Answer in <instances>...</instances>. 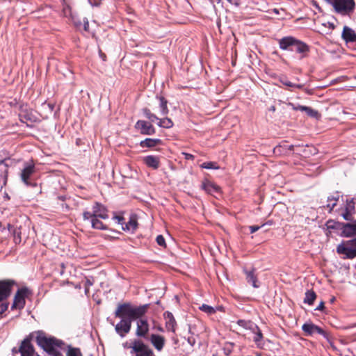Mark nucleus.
<instances>
[{
    "instance_id": "nucleus-21",
    "label": "nucleus",
    "mask_w": 356,
    "mask_h": 356,
    "mask_svg": "<svg viewBox=\"0 0 356 356\" xmlns=\"http://www.w3.org/2000/svg\"><path fill=\"white\" fill-rule=\"evenodd\" d=\"M342 233L346 237L356 235V222L345 224L343 226Z\"/></svg>"
},
{
    "instance_id": "nucleus-11",
    "label": "nucleus",
    "mask_w": 356,
    "mask_h": 356,
    "mask_svg": "<svg viewBox=\"0 0 356 356\" xmlns=\"http://www.w3.org/2000/svg\"><path fill=\"white\" fill-rule=\"evenodd\" d=\"M249 329L252 331L254 336L253 340L259 348H263L264 343L263 341V334L259 328L255 324H250Z\"/></svg>"
},
{
    "instance_id": "nucleus-46",
    "label": "nucleus",
    "mask_w": 356,
    "mask_h": 356,
    "mask_svg": "<svg viewBox=\"0 0 356 356\" xmlns=\"http://www.w3.org/2000/svg\"><path fill=\"white\" fill-rule=\"evenodd\" d=\"M88 29H89V22H88V19L84 18L83 19V29L86 31H88Z\"/></svg>"
},
{
    "instance_id": "nucleus-44",
    "label": "nucleus",
    "mask_w": 356,
    "mask_h": 356,
    "mask_svg": "<svg viewBox=\"0 0 356 356\" xmlns=\"http://www.w3.org/2000/svg\"><path fill=\"white\" fill-rule=\"evenodd\" d=\"M8 307V303L7 302H2L0 305V314H3L4 312L7 310Z\"/></svg>"
},
{
    "instance_id": "nucleus-22",
    "label": "nucleus",
    "mask_w": 356,
    "mask_h": 356,
    "mask_svg": "<svg viewBox=\"0 0 356 356\" xmlns=\"http://www.w3.org/2000/svg\"><path fill=\"white\" fill-rule=\"evenodd\" d=\"M293 51L300 54L309 51V47L305 43L296 39H295V42H293Z\"/></svg>"
},
{
    "instance_id": "nucleus-30",
    "label": "nucleus",
    "mask_w": 356,
    "mask_h": 356,
    "mask_svg": "<svg viewBox=\"0 0 356 356\" xmlns=\"http://www.w3.org/2000/svg\"><path fill=\"white\" fill-rule=\"evenodd\" d=\"M316 298V295L313 291H307L305 293V298L304 300V302L307 303L309 305H312Z\"/></svg>"
},
{
    "instance_id": "nucleus-58",
    "label": "nucleus",
    "mask_w": 356,
    "mask_h": 356,
    "mask_svg": "<svg viewBox=\"0 0 356 356\" xmlns=\"http://www.w3.org/2000/svg\"><path fill=\"white\" fill-rule=\"evenodd\" d=\"M230 2H232V0H229Z\"/></svg>"
},
{
    "instance_id": "nucleus-48",
    "label": "nucleus",
    "mask_w": 356,
    "mask_h": 356,
    "mask_svg": "<svg viewBox=\"0 0 356 356\" xmlns=\"http://www.w3.org/2000/svg\"><path fill=\"white\" fill-rule=\"evenodd\" d=\"M307 108V106H301V105H298L297 106V111H305Z\"/></svg>"
},
{
    "instance_id": "nucleus-17",
    "label": "nucleus",
    "mask_w": 356,
    "mask_h": 356,
    "mask_svg": "<svg viewBox=\"0 0 356 356\" xmlns=\"http://www.w3.org/2000/svg\"><path fill=\"white\" fill-rule=\"evenodd\" d=\"M143 162L149 168L157 169L159 167V157L156 156H147L143 158Z\"/></svg>"
},
{
    "instance_id": "nucleus-26",
    "label": "nucleus",
    "mask_w": 356,
    "mask_h": 356,
    "mask_svg": "<svg viewBox=\"0 0 356 356\" xmlns=\"http://www.w3.org/2000/svg\"><path fill=\"white\" fill-rule=\"evenodd\" d=\"M20 120L22 122L27 123L28 122H35L37 120L36 116L32 113H24L19 114Z\"/></svg>"
},
{
    "instance_id": "nucleus-52",
    "label": "nucleus",
    "mask_w": 356,
    "mask_h": 356,
    "mask_svg": "<svg viewBox=\"0 0 356 356\" xmlns=\"http://www.w3.org/2000/svg\"><path fill=\"white\" fill-rule=\"evenodd\" d=\"M289 106H291L293 110H296L297 111V106H296L293 103H289L288 104Z\"/></svg>"
},
{
    "instance_id": "nucleus-51",
    "label": "nucleus",
    "mask_w": 356,
    "mask_h": 356,
    "mask_svg": "<svg viewBox=\"0 0 356 356\" xmlns=\"http://www.w3.org/2000/svg\"><path fill=\"white\" fill-rule=\"evenodd\" d=\"M188 343H190L191 346H193L194 343H195V339L193 338H188Z\"/></svg>"
},
{
    "instance_id": "nucleus-27",
    "label": "nucleus",
    "mask_w": 356,
    "mask_h": 356,
    "mask_svg": "<svg viewBox=\"0 0 356 356\" xmlns=\"http://www.w3.org/2000/svg\"><path fill=\"white\" fill-rule=\"evenodd\" d=\"M160 143L159 139L146 138L140 143V145L143 147H153Z\"/></svg>"
},
{
    "instance_id": "nucleus-15",
    "label": "nucleus",
    "mask_w": 356,
    "mask_h": 356,
    "mask_svg": "<svg viewBox=\"0 0 356 356\" xmlns=\"http://www.w3.org/2000/svg\"><path fill=\"white\" fill-rule=\"evenodd\" d=\"M19 350L22 356H33L34 352L33 346L29 339L22 341Z\"/></svg>"
},
{
    "instance_id": "nucleus-59",
    "label": "nucleus",
    "mask_w": 356,
    "mask_h": 356,
    "mask_svg": "<svg viewBox=\"0 0 356 356\" xmlns=\"http://www.w3.org/2000/svg\"><path fill=\"white\" fill-rule=\"evenodd\" d=\"M37 356H40V355H37Z\"/></svg>"
},
{
    "instance_id": "nucleus-41",
    "label": "nucleus",
    "mask_w": 356,
    "mask_h": 356,
    "mask_svg": "<svg viewBox=\"0 0 356 356\" xmlns=\"http://www.w3.org/2000/svg\"><path fill=\"white\" fill-rule=\"evenodd\" d=\"M353 213L348 212V211H344L343 213H341L343 218L346 220H351Z\"/></svg>"
},
{
    "instance_id": "nucleus-6",
    "label": "nucleus",
    "mask_w": 356,
    "mask_h": 356,
    "mask_svg": "<svg viewBox=\"0 0 356 356\" xmlns=\"http://www.w3.org/2000/svg\"><path fill=\"white\" fill-rule=\"evenodd\" d=\"M30 293L29 290L26 288L19 289L14 297L13 303L11 306L12 309H22L25 306V298Z\"/></svg>"
},
{
    "instance_id": "nucleus-43",
    "label": "nucleus",
    "mask_w": 356,
    "mask_h": 356,
    "mask_svg": "<svg viewBox=\"0 0 356 356\" xmlns=\"http://www.w3.org/2000/svg\"><path fill=\"white\" fill-rule=\"evenodd\" d=\"M282 83L285 86H289V87H295V88H302V85H300V84H294V83H292L290 81H283Z\"/></svg>"
},
{
    "instance_id": "nucleus-13",
    "label": "nucleus",
    "mask_w": 356,
    "mask_h": 356,
    "mask_svg": "<svg viewBox=\"0 0 356 356\" xmlns=\"http://www.w3.org/2000/svg\"><path fill=\"white\" fill-rule=\"evenodd\" d=\"M341 36L347 43L356 42V33L348 26L343 27Z\"/></svg>"
},
{
    "instance_id": "nucleus-8",
    "label": "nucleus",
    "mask_w": 356,
    "mask_h": 356,
    "mask_svg": "<svg viewBox=\"0 0 356 356\" xmlns=\"http://www.w3.org/2000/svg\"><path fill=\"white\" fill-rule=\"evenodd\" d=\"M136 129L139 130L141 134L153 135L155 134V128L149 122L145 120H138L135 125Z\"/></svg>"
},
{
    "instance_id": "nucleus-1",
    "label": "nucleus",
    "mask_w": 356,
    "mask_h": 356,
    "mask_svg": "<svg viewBox=\"0 0 356 356\" xmlns=\"http://www.w3.org/2000/svg\"><path fill=\"white\" fill-rule=\"evenodd\" d=\"M147 305L139 307H133L130 304L118 305L115 316L122 319L115 327L116 332L124 337L131 330V321L141 317L147 312Z\"/></svg>"
},
{
    "instance_id": "nucleus-28",
    "label": "nucleus",
    "mask_w": 356,
    "mask_h": 356,
    "mask_svg": "<svg viewBox=\"0 0 356 356\" xmlns=\"http://www.w3.org/2000/svg\"><path fill=\"white\" fill-rule=\"evenodd\" d=\"M99 218L92 217L88 220L92 225V227L97 229H106V227L100 221Z\"/></svg>"
},
{
    "instance_id": "nucleus-16",
    "label": "nucleus",
    "mask_w": 356,
    "mask_h": 356,
    "mask_svg": "<svg viewBox=\"0 0 356 356\" xmlns=\"http://www.w3.org/2000/svg\"><path fill=\"white\" fill-rule=\"evenodd\" d=\"M295 39L293 37H284L279 40L280 48L283 50L293 51V44L295 42Z\"/></svg>"
},
{
    "instance_id": "nucleus-12",
    "label": "nucleus",
    "mask_w": 356,
    "mask_h": 356,
    "mask_svg": "<svg viewBox=\"0 0 356 356\" xmlns=\"http://www.w3.org/2000/svg\"><path fill=\"white\" fill-rule=\"evenodd\" d=\"M137 321L136 335L145 337L149 331V325L145 319L140 318Z\"/></svg>"
},
{
    "instance_id": "nucleus-45",
    "label": "nucleus",
    "mask_w": 356,
    "mask_h": 356,
    "mask_svg": "<svg viewBox=\"0 0 356 356\" xmlns=\"http://www.w3.org/2000/svg\"><path fill=\"white\" fill-rule=\"evenodd\" d=\"M323 26L325 27H328L330 30H333L334 29V25L332 22H327V23H323Z\"/></svg>"
},
{
    "instance_id": "nucleus-38",
    "label": "nucleus",
    "mask_w": 356,
    "mask_h": 356,
    "mask_svg": "<svg viewBox=\"0 0 356 356\" xmlns=\"http://www.w3.org/2000/svg\"><path fill=\"white\" fill-rule=\"evenodd\" d=\"M305 112H306L307 114L310 117L315 118H318L319 117V113H318V111L312 109L310 107L307 106V108Z\"/></svg>"
},
{
    "instance_id": "nucleus-34",
    "label": "nucleus",
    "mask_w": 356,
    "mask_h": 356,
    "mask_svg": "<svg viewBox=\"0 0 356 356\" xmlns=\"http://www.w3.org/2000/svg\"><path fill=\"white\" fill-rule=\"evenodd\" d=\"M143 114L151 122H154L155 121H158L159 118L153 114L149 109L148 108H144L143 109Z\"/></svg>"
},
{
    "instance_id": "nucleus-5",
    "label": "nucleus",
    "mask_w": 356,
    "mask_h": 356,
    "mask_svg": "<svg viewBox=\"0 0 356 356\" xmlns=\"http://www.w3.org/2000/svg\"><path fill=\"white\" fill-rule=\"evenodd\" d=\"M83 217L84 220H88L92 217L99 218L102 219H107L108 218V215L107 213V210L104 206L95 203L92 207V212L85 211L83 213Z\"/></svg>"
},
{
    "instance_id": "nucleus-56",
    "label": "nucleus",
    "mask_w": 356,
    "mask_h": 356,
    "mask_svg": "<svg viewBox=\"0 0 356 356\" xmlns=\"http://www.w3.org/2000/svg\"><path fill=\"white\" fill-rule=\"evenodd\" d=\"M270 110L272 111H275V106H271Z\"/></svg>"
},
{
    "instance_id": "nucleus-3",
    "label": "nucleus",
    "mask_w": 356,
    "mask_h": 356,
    "mask_svg": "<svg viewBox=\"0 0 356 356\" xmlns=\"http://www.w3.org/2000/svg\"><path fill=\"white\" fill-rule=\"evenodd\" d=\"M37 342L40 346L50 354H55L57 352L56 348L59 346L58 341L44 336H38Z\"/></svg>"
},
{
    "instance_id": "nucleus-23",
    "label": "nucleus",
    "mask_w": 356,
    "mask_h": 356,
    "mask_svg": "<svg viewBox=\"0 0 356 356\" xmlns=\"http://www.w3.org/2000/svg\"><path fill=\"white\" fill-rule=\"evenodd\" d=\"M339 193L338 192L335 193L334 194L329 196L327 197V204L326 205V207L329 209V211H331L334 207L337 205V202L339 200Z\"/></svg>"
},
{
    "instance_id": "nucleus-20",
    "label": "nucleus",
    "mask_w": 356,
    "mask_h": 356,
    "mask_svg": "<svg viewBox=\"0 0 356 356\" xmlns=\"http://www.w3.org/2000/svg\"><path fill=\"white\" fill-rule=\"evenodd\" d=\"M202 188L211 195H215L220 193V188L212 182H204L202 186Z\"/></svg>"
},
{
    "instance_id": "nucleus-4",
    "label": "nucleus",
    "mask_w": 356,
    "mask_h": 356,
    "mask_svg": "<svg viewBox=\"0 0 356 356\" xmlns=\"http://www.w3.org/2000/svg\"><path fill=\"white\" fill-rule=\"evenodd\" d=\"M337 251L339 254H344V258L353 259L356 257V238L346 243L339 244Z\"/></svg>"
},
{
    "instance_id": "nucleus-33",
    "label": "nucleus",
    "mask_w": 356,
    "mask_h": 356,
    "mask_svg": "<svg viewBox=\"0 0 356 356\" xmlns=\"http://www.w3.org/2000/svg\"><path fill=\"white\" fill-rule=\"evenodd\" d=\"M159 100H160L161 113L163 115H165L168 113V108L167 106V101L162 97H159Z\"/></svg>"
},
{
    "instance_id": "nucleus-9",
    "label": "nucleus",
    "mask_w": 356,
    "mask_h": 356,
    "mask_svg": "<svg viewBox=\"0 0 356 356\" xmlns=\"http://www.w3.org/2000/svg\"><path fill=\"white\" fill-rule=\"evenodd\" d=\"M302 329L306 335H312L315 333H318L319 334L325 336V332L324 330L312 323H306L303 324Z\"/></svg>"
},
{
    "instance_id": "nucleus-14",
    "label": "nucleus",
    "mask_w": 356,
    "mask_h": 356,
    "mask_svg": "<svg viewBox=\"0 0 356 356\" xmlns=\"http://www.w3.org/2000/svg\"><path fill=\"white\" fill-rule=\"evenodd\" d=\"M131 348L135 353H152V351L140 340L133 341Z\"/></svg>"
},
{
    "instance_id": "nucleus-40",
    "label": "nucleus",
    "mask_w": 356,
    "mask_h": 356,
    "mask_svg": "<svg viewBox=\"0 0 356 356\" xmlns=\"http://www.w3.org/2000/svg\"><path fill=\"white\" fill-rule=\"evenodd\" d=\"M156 243L159 245L163 246V247L165 246V239H164V238H163V236L162 235L157 236V237L156 238Z\"/></svg>"
},
{
    "instance_id": "nucleus-50",
    "label": "nucleus",
    "mask_w": 356,
    "mask_h": 356,
    "mask_svg": "<svg viewBox=\"0 0 356 356\" xmlns=\"http://www.w3.org/2000/svg\"><path fill=\"white\" fill-rule=\"evenodd\" d=\"M324 308V302H321L320 304L318 305V306L316 307V310H323V309Z\"/></svg>"
},
{
    "instance_id": "nucleus-55",
    "label": "nucleus",
    "mask_w": 356,
    "mask_h": 356,
    "mask_svg": "<svg viewBox=\"0 0 356 356\" xmlns=\"http://www.w3.org/2000/svg\"><path fill=\"white\" fill-rule=\"evenodd\" d=\"M115 218H117L119 222H120V221L122 220V218L118 217V216H116Z\"/></svg>"
},
{
    "instance_id": "nucleus-42",
    "label": "nucleus",
    "mask_w": 356,
    "mask_h": 356,
    "mask_svg": "<svg viewBox=\"0 0 356 356\" xmlns=\"http://www.w3.org/2000/svg\"><path fill=\"white\" fill-rule=\"evenodd\" d=\"M238 324L240 326H242L247 329H249L250 324H253V323L251 322H246L245 321H243V320H239V321H238Z\"/></svg>"
},
{
    "instance_id": "nucleus-29",
    "label": "nucleus",
    "mask_w": 356,
    "mask_h": 356,
    "mask_svg": "<svg viewBox=\"0 0 356 356\" xmlns=\"http://www.w3.org/2000/svg\"><path fill=\"white\" fill-rule=\"evenodd\" d=\"M157 124L160 127H163V128H165V129H169V128H171L173 126V122H172V121L170 118H163V119H159Z\"/></svg>"
},
{
    "instance_id": "nucleus-10",
    "label": "nucleus",
    "mask_w": 356,
    "mask_h": 356,
    "mask_svg": "<svg viewBox=\"0 0 356 356\" xmlns=\"http://www.w3.org/2000/svg\"><path fill=\"white\" fill-rule=\"evenodd\" d=\"M35 172V166L32 163H26L24 165V169L21 173V179L22 181L29 185V179L32 175V174Z\"/></svg>"
},
{
    "instance_id": "nucleus-7",
    "label": "nucleus",
    "mask_w": 356,
    "mask_h": 356,
    "mask_svg": "<svg viewBox=\"0 0 356 356\" xmlns=\"http://www.w3.org/2000/svg\"><path fill=\"white\" fill-rule=\"evenodd\" d=\"M13 284L14 282L11 280L0 281V302L10 296Z\"/></svg>"
},
{
    "instance_id": "nucleus-57",
    "label": "nucleus",
    "mask_w": 356,
    "mask_h": 356,
    "mask_svg": "<svg viewBox=\"0 0 356 356\" xmlns=\"http://www.w3.org/2000/svg\"><path fill=\"white\" fill-rule=\"evenodd\" d=\"M293 145H290V146H289V149H293Z\"/></svg>"
},
{
    "instance_id": "nucleus-35",
    "label": "nucleus",
    "mask_w": 356,
    "mask_h": 356,
    "mask_svg": "<svg viewBox=\"0 0 356 356\" xmlns=\"http://www.w3.org/2000/svg\"><path fill=\"white\" fill-rule=\"evenodd\" d=\"M354 205H355L354 199H351L350 200H347L345 210L353 213L354 211H355Z\"/></svg>"
},
{
    "instance_id": "nucleus-37",
    "label": "nucleus",
    "mask_w": 356,
    "mask_h": 356,
    "mask_svg": "<svg viewBox=\"0 0 356 356\" xmlns=\"http://www.w3.org/2000/svg\"><path fill=\"white\" fill-rule=\"evenodd\" d=\"M67 356H82V354L79 348H69Z\"/></svg>"
},
{
    "instance_id": "nucleus-18",
    "label": "nucleus",
    "mask_w": 356,
    "mask_h": 356,
    "mask_svg": "<svg viewBox=\"0 0 356 356\" xmlns=\"http://www.w3.org/2000/svg\"><path fill=\"white\" fill-rule=\"evenodd\" d=\"M150 339L152 343L157 350L160 351L163 349L165 343V339L163 337L158 334H152Z\"/></svg>"
},
{
    "instance_id": "nucleus-39",
    "label": "nucleus",
    "mask_w": 356,
    "mask_h": 356,
    "mask_svg": "<svg viewBox=\"0 0 356 356\" xmlns=\"http://www.w3.org/2000/svg\"><path fill=\"white\" fill-rule=\"evenodd\" d=\"M232 348H233V343H226L223 348L225 355H229L232 353Z\"/></svg>"
},
{
    "instance_id": "nucleus-53",
    "label": "nucleus",
    "mask_w": 356,
    "mask_h": 356,
    "mask_svg": "<svg viewBox=\"0 0 356 356\" xmlns=\"http://www.w3.org/2000/svg\"><path fill=\"white\" fill-rule=\"evenodd\" d=\"M152 353H138L136 356H150Z\"/></svg>"
},
{
    "instance_id": "nucleus-54",
    "label": "nucleus",
    "mask_w": 356,
    "mask_h": 356,
    "mask_svg": "<svg viewBox=\"0 0 356 356\" xmlns=\"http://www.w3.org/2000/svg\"><path fill=\"white\" fill-rule=\"evenodd\" d=\"M215 308H216V311H217V310H222V307H215Z\"/></svg>"
},
{
    "instance_id": "nucleus-19",
    "label": "nucleus",
    "mask_w": 356,
    "mask_h": 356,
    "mask_svg": "<svg viewBox=\"0 0 356 356\" xmlns=\"http://www.w3.org/2000/svg\"><path fill=\"white\" fill-rule=\"evenodd\" d=\"M164 316L166 320V322H165L166 328L170 331L175 332L176 321H175L172 313H170L169 312H166L164 314Z\"/></svg>"
},
{
    "instance_id": "nucleus-49",
    "label": "nucleus",
    "mask_w": 356,
    "mask_h": 356,
    "mask_svg": "<svg viewBox=\"0 0 356 356\" xmlns=\"http://www.w3.org/2000/svg\"><path fill=\"white\" fill-rule=\"evenodd\" d=\"M183 154L184 155L186 159H193V156L192 154H191L183 153Z\"/></svg>"
},
{
    "instance_id": "nucleus-47",
    "label": "nucleus",
    "mask_w": 356,
    "mask_h": 356,
    "mask_svg": "<svg viewBox=\"0 0 356 356\" xmlns=\"http://www.w3.org/2000/svg\"><path fill=\"white\" fill-rule=\"evenodd\" d=\"M259 229H260L259 226L254 225V226H250V229L251 233H254L255 232L258 231Z\"/></svg>"
},
{
    "instance_id": "nucleus-36",
    "label": "nucleus",
    "mask_w": 356,
    "mask_h": 356,
    "mask_svg": "<svg viewBox=\"0 0 356 356\" xmlns=\"http://www.w3.org/2000/svg\"><path fill=\"white\" fill-rule=\"evenodd\" d=\"M201 167L202 168L206 169H218L219 167L217 165V164L214 162H204L201 165Z\"/></svg>"
},
{
    "instance_id": "nucleus-25",
    "label": "nucleus",
    "mask_w": 356,
    "mask_h": 356,
    "mask_svg": "<svg viewBox=\"0 0 356 356\" xmlns=\"http://www.w3.org/2000/svg\"><path fill=\"white\" fill-rule=\"evenodd\" d=\"M7 167L6 165L0 161V185L2 187L6 183V175Z\"/></svg>"
},
{
    "instance_id": "nucleus-31",
    "label": "nucleus",
    "mask_w": 356,
    "mask_h": 356,
    "mask_svg": "<svg viewBox=\"0 0 356 356\" xmlns=\"http://www.w3.org/2000/svg\"><path fill=\"white\" fill-rule=\"evenodd\" d=\"M245 274H246V278H247L248 282L249 283L252 284V285L254 287L257 288L258 286L256 284L257 279H256V276L254 275V271L253 270H251V271L245 270Z\"/></svg>"
},
{
    "instance_id": "nucleus-32",
    "label": "nucleus",
    "mask_w": 356,
    "mask_h": 356,
    "mask_svg": "<svg viewBox=\"0 0 356 356\" xmlns=\"http://www.w3.org/2000/svg\"><path fill=\"white\" fill-rule=\"evenodd\" d=\"M199 309L202 311L203 312L211 315L216 313V309L215 307H213L211 306L203 304L201 306L199 307Z\"/></svg>"
},
{
    "instance_id": "nucleus-2",
    "label": "nucleus",
    "mask_w": 356,
    "mask_h": 356,
    "mask_svg": "<svg viewBox=\"0 0 356 356\" xmlns=\"http://www.w3.org/2000/svg\"><path fill=\"white\" fill-rule=\"evenodd\" d=\"M330 4L334 11L341 15H349L353 12L355 3L354 0H325Z\"/></svg>"
},
{
    "instance_id": "nucleus-24",
    "label": "nucleus",
    "mask_w": 356,
    "mask_h": 356,
    "mask_svg": "<svg viewBox=\"0 0 356 356\" xmlns=\"http://www.w3.org/2000/svg\"><path fill=\"white\" fill-rule=\"evenodd\" d=\"M138 226L136 218L134 216H131L129 220L125 224L124 227H122L124 230L134 232Z\"/></svg>"
}]
</instances>
